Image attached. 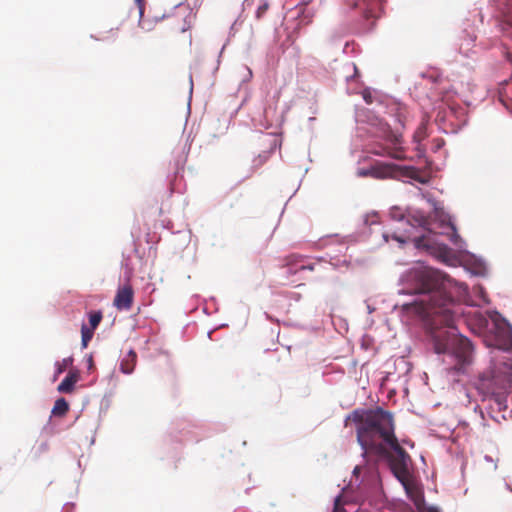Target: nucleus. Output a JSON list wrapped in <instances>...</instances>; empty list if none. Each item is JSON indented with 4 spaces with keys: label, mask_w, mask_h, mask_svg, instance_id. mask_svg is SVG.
Masks as SVG:
<instances>
[{
    "label": "nucleus",
    "mask_w": 512,
    "mask_h": 512,
    "mask_svg": "<svg viewBox=\"0 0 512 512\" xmlns=\"http://www.w3.org/2000/svg\"><path fill=\"white\" fill-rule=\"evenodd\" d=\"M406 281L411 294L422 296L413 306L430 321L435 352L453 356L458 362L455 368L460 371L471 362L473 346L468 338L455 332L458 311L448 295L452 280L436 269L420 266L408 271Z\"/></svg>",
    "instance_id": "nucleus-1"
},
{
    "label": "nucleus",
    "mask_w": 512,
    "mask_h": 512,
    "mask_svg": "<svg viewBox=\"0 0 512 512\" xmlns=\"http://www.w3.org/2000/svg\"><path fill=\"white\" fill-rule=\"evenodd\" d=\"M352 419L358 423L357 440L364 453H373L388 459L394 476L403 482L411 477L408 469L409 454L400 446L395 433L391 413L381 408L365 414L354 411Z\"/></svg>",
    "instance_id": "nucleus-2"
},
{
    "label": "nucleus",
    "mask_w": 512,
    "mask_h": 512,
    "mask_svg": "<svg viewBox=\"0 0 512 512\" xmlns=\"http://www.w3.org/2000/svg\"><path fill=\"white\" fill-rule=\"evenodd\" d=\"M512 383V376L507 372L484 373L479 376L476 383L477 390L494 401L498 411L507 409V395Z\"/></svg>",
    "instance_id": "nucleus-3"
},
{
    "label": "nucleus",
    "mask_w": 512,
    "mask_h": 512,
    "mask_svg": "<svg viewBox=\"0 0 512 512\" xmlns=\"http://www.w3.org/2000/svg\"><path fill=\"white\" fill-rule=\"evenodd\" d=\"M473 321L479 332L486 330L494 337V346L502 350H512V328L498 312L487 316L479 311L473 313Z\"/></svg>",
    "instance_id": "nucleus-4"
},
{
    "label": "nucleus",
    "mask_w": 512,
    "mask_h": 512,
    "mask_svg": "<svg viewBox=\"0 0 512 512\" xmlns=\"http://www.w3.org/2000/svg\"><path fill=\"white\" fill-rule=\"evenodd\" d=\"M377 177L387 178L395 177L398 173L402 176L416 180L422 184L427 183V179L419 175L418 169L412 166H399L395 164H381L374 168Z\"/></svg>",
    "instance_id": "nucleus-5"
},
{
    "label": "nucleus",
    "mask_w": 512,
    "mask_h": 512,
    "mask_svg": "<svg viewBox=\"0 0 512 512\" xmlns=\"http://www.w3.org/2000/svg\"><path fill=\"white\" fill-rule=\"evenodd\" d=\"M390 141H392L396 146L394 148H390V146L385 145H379L375 146L371 153L377 156L382 157H390L396 160H404L406 159V150L403 147V140L401 135H393L390 138Z\"/></svg>",
    "instance_id": "nucleus-6"
},
{
    "label": "nucleus",
    "mask_w": 512,
    "mask_h": 512,
    "mask_svg": "<svg viewBox=\"0 0 512 512\" xmlns=\"http://www.w3.org/2000/svg\"><path fill=\"white\" fill-rule=\"evenodd\" d=\"M134 302V289L129 281L119 286L113 300L114 307L119 311H129Z\"/></svg>",
    "instance_id": "nucleus-7"
},
{
    "label": "nucleus",
    "mask_w": 512,
    "mask_h": 512,
    "mask_svg": "<svg viewBox=\"0 0 512 512\" xmlns=\"http://www.w3.org/2000/svg\"><path fill=\"white\" fill-rule=\"evenodd\" d=\"M400 483L404 487L409 499L414 503L418 512H425L426 508L423 491L413 477L411 476Z\"/></svg>",
    "instance_id": "nucleus-8"
},
{
    "label": "nucleus",
    "mask_w": 512,
    "mask_h": 512,
    "mask_svg": "<svg viewBox=\"0 0 512 512\" xmlns=\"http://www.w3.org/2000/svg\"><path fill=\"white\" fill-rule=\"evenodd\" d=\"M351 8H363V15L366 19H376L379 17L383 0H345Z\"/></svg>",
    "instance_id": "nucleus-9"
},
{
    "label": "nucleus",
    "mask_w": 512,
    "mask_h": 512,
    "mask_svg": "<svg viewBox=\"0 0 512 512\" xmlns=\"http://www.w3.org/2000/svg\"><path fill=\"white\" fill-rule=\"evenodd\" d=\"M78 380H79L78 371H70L68 373V375L58 385L57 390L60 393H72L74 390V386Z\"/></svg>",
    "instance_id": "nucleus-10"
},
{
    "label": "nucleus",
    "mask_w": 512,
    "mask_h": 512,
    "mask_svg": "<svg viewBox=\"0 0 512 512\" xmlns=\"http://www.w3.org/2000/svg\"><path fill=\"white\" fill-rule=\"evenodd\" d=\"M137 362V354L135 351L130 350L121 360L120 370L125 374H130L134 371Z\"/></svg>",
    "instance_id": "nucleus-11"
},
{
    "label": "nucleus",
    "mask_w": 512,
    "mask_h": 512,
    "mask_svg": "<svg viewBox=\"0 0 512 512\" xmlns=\"http://www.w3.org/2000/svg\"><path fill=\"white\" fill-rule=\"evenodd\" d=\"M69 410V404L64 398H59L55 401L52 414L55 416H64Z\"/></svg>",
    "instance_id": "nucleus-12"
},
{
    "label": "nucleus",
    "mask_w": 512,
    "mask_h": 512,
    "mask_svg": "<svg viewBox=\"0 0 512 512\" xmlns=\"http://www.w3.org/2000/svg\"><path fill=\"white\" fill-rule=\"evenodd\" d=\"M94 329L87 327L85 324L81 327L82 346L87 347L89 341L92 339Z\"/></svg>",
    "instance_id": "nucleus-13"
},
{
    "label": "nucleus",
    "mask_w": 512,
    "mask_h": 512,
    "mask_svg": "<svg viewBox=\"0 0 512 512\" xmlns=\"http://www.w3.org/2000/svg\"><path fill=\"white\" fill-rule=\"evenodd\" d=\"M103 318L101 311H94L89 313L90 328L96 329Z\"/></svg>",
    "instance_id": "nucleus-14"
},
{
    "label": "nucleus",
    "mask_w": 512,
    "mask_h": 512,
    "mask_svg": "<svg viewBox=\"0 0 512 512\" xmlns=\"http://www.w3.org/2000/svg\"><path fill=\"white\" fill-rule=\"evenodd\" d=\"M427 137V126L422 122L414 133V140L417 142L422 141Z\"/></svg>",
    "instance_id": "nucleus-15"
},
{
    "label": "nucleus",
    "mask_w": 512,
    "mask_h": 512,
    "mask_svg": "<svg viewBox=\"0 0 512 512\" xmlns=\"http://www.w3.org/2000/svg\"><path fill=\"white\" fill-rule=\"evenodd\" d=\"M450 232L447 233L449 240L455 244L458 245L461 241V237L457 233L456 227L453 224H449Z\"/></svg>",
    "instance_id": "nucleus-16"
},
{
    "label": "nucleus",
    "mask_w": 512,
    "mask_h": 512,
    "mask_svg": "<svg viewBox=\"0 0 512 512\" xmlns=\"http://www.w3.org/2000/svg\"><path fill=\"white\" fill-rule=\"evenodd\" d=\"M284 262H285L284 265H286V266H293V265H296L298 263H301L302 262V257L300 255L292 254V255L287 256L284 259Z\"/></svg>",
    "instance_id": "nucleus-17"
},
{
    "label": "nucleus",
    "mask_w": 512,
    "mask_h": 512,
    "mask_svg": "<svg viewBox=\"0 0 512 512\" xmlns=\"http://www.w3.org/2000/svg\"><path fill=\"white\" fill-rule=\"evenodd\" d=\"M508 28L512 30V6L508 9V12L505 15V22L502 27L504 31H507Z\"/></svg>",
    "instance_id": "nucleus-18"
},
{
    "label": "nucleus",
    "mask_w": 512,
    "mask_h": 512,
    "mask_svg": "<svg viewBox=\"0 0 512 512\" xmlns=\"http://www.w3.org/2000/svg\"><path fill=\"white\" fill-rule=\"evenodd\" d=\"M72 363V358H65L61 363H58L57 375L63 373L66 368Z\"/></svg>",
    "instance_id": "nucleus-19"
},
{
    "label": "nucleus",
    "mask_w": 512,
    "mask_h": 512,
    "mask_svg": "<svg viewBox=\"0 0 512 512\" xmlns=\"http://www.w3.org/2000/svg\"><path fill=\"white\" fill-rule=\"evenodd\" d=\"M268 7L267 3L260 5L256 10V17L260 19L267 12Z\"/></svg>",
    "instance_id": "nucleus-20"
},
{
    "label": "nucleus",
    "mask_w": 512,
    "mask_h": 512,
    "mask_svg": "<svg viewBox=\"0 0 512 512\" xmlns=\"http://www.w3.org/2000/svg\"><path fill=\"white\" fill-rule=\"evenodd\" d=\"M314 270V264H308V265H300L298 268H297V271L299 270Z\"/></svg>",
    "instance_id": "nucleus-21"
},
{
    "label": "nucleus",
    "mask_w": 512,
    "mask_h": 512,
    "mask_svg": "<svg viewBox=\"0 0 512 512\" xmlns=\"http://www.w3.org/2000/svg\"><path fill=\"white\" fill-rule=\"evenodd\" d=\"M135 3L137 4L138 8H139V11L140 13L142 14L143 12V7H144V1L145 0H134Z\"/></svg>",
    "instance_id": "nucleus-22"
},
{
    "label": "nucleus",
    "mask_w": 512,
    "mask_h": 512,
    "mask_svg": "<svg viewBox=\"0 0 512 512\" xmlns=\"http://www.w3.org/2000/svg\"><path fill=\"white\" fill-rule=\"evenodd\" d=\"M394 134H390L387 136V143L385 144V146H390V148H394L396 145L390 141V138L393 136Z\"/></svg>",
    "instance_id": "nucleus-23"
},
{
    "label": "nucleus",
    "mask_w": 512,
    "mask_h": 512,
    "mask_svg": "<svg viewBox=\"0 0 512 512\" xmlns=\"http://www.w3.org/2000/svg\"><path fill=\"white\" fill-rule=\"evenodd\" d=\"M391 237H392V239H394V240H396V241H398L400 243H405V240L403 238H401V237H399V236H397L395 234H393Z\"/></svg>",
    "instance_id": "nucleus-24"
},
{
    "label": "nucleus",
    "mask_w": 512,
    "mask_h": 512,
    "mask_svg": "<svg viewBox=\"0 0 512 512\" xmlns=\"http://www.w3.org/2000/svg\"><path fill=\"white\" fill-rule=\"evenodd\" d=\"M339 502H340V497H337L335 499V510L337 509L338 505H339Z\"/></svg>",
    "instance_id": "nucleus-25"
},
{
    "label": "nucleus",
    "mask_w": 512,
    "mask_h": 512,
    "mask_svg": "<svg viewBox=\"0 0 512 512\" xmlns=\"http://www.w3.org/2000/svg\"><path fill=\"white\" fill-rule=\"evenodd\" d=\"M88 365H89L90 368L93 366V360H92L91 356L89 357Z\"/></svg>",
    "instance_id": "nucleus-26"
},
{
    "label": "nucleus",
    "mask_w": 512,
    "mask_h": 512,
    "mask_svg": "<svg viewBox=\"0 0 512 512\" xmlns=\"http://www.w3.org/2000/svg\"><path fill=\"white\" fill-rule=\"evenodd\" d=\"M427 512H438V511H437L436 509H434V508H429V509L427 510Z\"/></svg>",
    "instance_id": "nucleus-27"
},
{
    "label": "nucleus",
    "mask_w": 512,
    "mask_h": 512,
    "mask_svg": "<svg viewBox=\"0 0 512 512\" xmlns=\"http://www.w3.org/2000/svg\"><path fill=\"white\" fill-rule=\"evenodd\" d=\"M359 470H360V468H359L358 466H356V467L354 468V473H358V472H359Z\"/></svg>",
    "instance_id": "nucleus-28"
},
{
    "label": "nucleus",
    "mask_w": 512,
    "mask_h": 512,
    "mask_svg": "<svg viewBox=\"0 0 512 512\" xmlns=\"http://www.w3.org/2000/svg\"><path fill=\"white\" fill-rule=\"evenodd\" d=\"M188 28H189V26H187V27H186V26H183V27L181 28V30H182L183 32H185Z\"/></svg>",
    "instance_id": "nucleus-29"
},
{
    "label": "nucleus",
    "mask_w": 512,
    "mask_h": 512,
    "mask_svg": "<svg viewBox=\"0 0 512 512\" xmlns=\"http://www.w3.org/2000/svg\"><path fill=\"white\" fill-rule=\"evenodd\" d=\"M383 236H384L385 240L388 241L389 236L387 234H384Z\"/></svg>",
    "instance_id": "nucleus-30"
},
{
    "label": "nucleus",
    "mask_w": 512,
    "mask_h": 512,
    "mask_svg": "<svg viewBox=\"0 0 512 512\" xmlns=\"http://www.w3.org/2000/svg\"><path fill=\"white\" fill-rule=\"evenodd\" d=\"M504 364H505V366H506L507 368H508V367H510V366L512 367V363H511L510 365H508L507 363H504Z\"/></svg>",
    "instance_id": "nucleus-31"
}]
</instances>
